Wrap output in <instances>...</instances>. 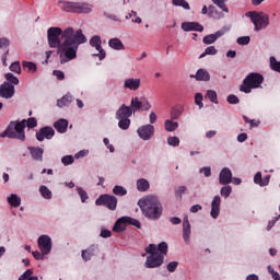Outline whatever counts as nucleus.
Returning <instances> with one entry per match:
<instances>
[{
    "label": "nucleus",
    "mask_w": 280,
    "mask_h": 280,
    "mask_svg": "<svg viewBox=\"0 0 280 280\" xmlns=\"http://www.w3.org/2000/svg\"><path fill=\"white\" fill-rule=\"evenodd\" d=\"M183 106L182 105H176L171 109V119L176 120L179 119L180 115H183Z\"/></svg>",
    "instance_id": "obj_30"
},
{
    "label": "nucleus",
    "mask_w": 280,
    "mask_h": 280,
    "mask_svg": "<svg viewBox=\"0 0 280 280\" xmlns=\"http://www.w3.org/2000/svg\"><path fill=\"white\" fill-rule=\"evenodd\" d=\"M141 86V80L139 79H127L125 80V89L130 91H137Z\"/></svg>",
    "instance_id": "obj_24"
},
{
    "label": "nucleus",
    "mask_w": 280,
    "mask_h": 280,
    "mask_svg": "<svg viewBox=\"0 0 280 280\" xmlns=\"http://www.w3.org/2000/svg\"><path fill=\"white\" fill-rule=\"evenodd\" d=\"M32 275H34V270L27 269L23 275L20 276L19 280H30Z\"/></svg>",
    "instance_id": "obj_50"
},
{
    "label": "nucleus",
    "mask_w": 280,
    "mask_h": 280,
    "mask_svg": "<svg viewBox=\"0 0 280 280\" xmlns=\"http://www.w3.org/2000/svg\"><path fill=\"white\" fill-rule=\"evenodd\" d=\"M250 43V37L249 36H243L237 38V44L238 45H248Z\"/></svg>",
    "instance_id": "obj_55"
},
{
    "label": "nucleus",
    "mask_w": 280,
    "mask_h": 280,
    "mask_svg": "<svg viewBox=\"0 0 280 280\" xmlns=\"http://www.w3.org/2000/svg\"><path fill=\"white\" fill-rule=\"evenodd\" d=\"M8 202L9 205H11V207H21V197H19V195L16 194H12L9 198H8Z\"/></svg>",
    "instance_id": "obj_32"
},
{
    "label": "nucleus",
    "mask_w": 280,
    "mask_h": 280,
    "mask_svg": "<svg viewBox=\"0 0 280 280\" xmlns=\"http://www.w3.org/2000/svg\"><path fill=\"white\" fill-rule=\"evenodd\" d=\"M56 131L52 127L46 126L39 129L36 133L37 141H45V139H54Z\"/></svg>",
    "instance_id": "obj_13"
},
{
    "label": "nucleus",
    "mask_w": 280,
    "mask_h": 280,
    "mask_svg": "<svg viewBox=\"0 0 280 280\" xmlns=\"http://www.w3.org/2000/svg\"><path fill=\"white\" fill-rule=\"evenodd\" d=\"M185 191H187V187L179 186L177 189H175L176 198H179V200H183V194H185Z\"/></svg>",
    "instance_id": "obj_48"
},
{
    "label": "nucleus",
    "mask_w": 280,
    "mask_h": 280,
    "mask_svg": "<svg viewBox=\"0 0 280 280\" xmlns=\"http://www.w3.org/2000/svg\"><path fill=\"white\" fill-rule=\"evenodd\" d=\"M229 104H240V97L234 94H230L226 98Z\"/></svg>",
    "instance_id": "obj_53"
},
{
    "label": "nucleus",
    "mask_w": 280,
    "mask_h": 280,
    "mask_svg": "<svg viewBox=\"0 0 280 280\" xmlns=\"http://www.w3.org/2000/svg\"><path fill=\"white\" fill-rule=\"evenodd\" d=\"M75 160L72 158V155H65L62 159H61V163H63L65 165H72V163L74 162Z\"/></svg>",
    "instance_id": "obj_52"
},
{
    "label": "nucleus",
    "mask_w": 280,
    "mask_h": 280,
    "mask_svg": "<svg viewBox=\"0 0 280 280\" xmlns=\"http://www.w3.org/2000/svg\"><path fill=\"white\" fill-rule=\"evenodd\" d=\"M220 205H222V199L217 195L211 202L210 215L213 220L218 219V215H220Z\"/></svg>",
    "instance_id": "obj_16"
},
{
    "label": "nucleus",
    "mask_w": 280,
    "mask_h": 280,
    "mask_svg": "<svg viewBox=\"0 0 280 280\" xmlns=\"http://www.w3.org/2000/svg\"><path fill=\"white\" fill-rule=\"evenodd\" d=\"M165 261V257L159 253L149 255L147 261L144 262L145 268H161Z\"/></svg>",
    "instance_id": "obj_9"
},
{
    "label": "nucleus",
    "mask_w": 280,
    "mask_h": 280,
    "mask_svg": "<svg viewBox=\"0 0 280 280\" xmlns=\"http://www.w3.org/2000/svg\"><path fill=\"white\" fill-rule=\"evenodd\" d=\"M22 67L23 69H27L28 73H36V69H37L36 63L32 61H23Z\"/></svg>",
    "instance_id": "obj_34"
},
{
    "label": "nucleus",
    "mask_w": 280,
    "mask_h": 280,
    "mask_svg": "<svg viewBox=\"0 0 280 280\" xmlns=\"http://www.w3.org/2000/svg\"><path fill=\"white\" fill-rule=\"evenodd\" d=\"M93 12V7L86 2H77V12L78 14H91Z\"/></svg>",
    "instance_id": "obj_23"
},
{
    "label": "nucleus",
    "mask_w": 280,
    "mask_h": 280,
    "mask_svg": "<svg viewBox=\"0 0 280 280\" xmlns=\"http://www.w3.org/2000/svg\"><path fill=\"white\" fill-rule=\"evenodd\" d=\"M128 225L141 229V222H139V220L131 217H121L114 224L113 231L115 233H124V231H126V226Z\"/></svg>",
    "instance_id": "obj_6"
},
{
    "label": "nucleus",
    "mask_w": 280,
    "mask_h": 280,
    "mask_svg": "<svg viewBox=\"0 0 280 280\" xmlns=\"http://www.w3.org/2000/svg\"><path fill=\"white\" fill-rule=\"evenodd\" d=\"M145 252L150 255H154L155 253H159L156 245L150 244L149 247L145 248Z\"/></svg>",
    "instance_id": "obj_57"
},
{
    "label": "nucleus",
    "mask_w": 280,
    "mask_h": 280,
    "mask_svg": "<svg viewBox=\"0 0 280 280\" xmlns=\"http://www.w3.org/2000/svg\"><path fill=\"white\" fill-rule=\"evenodd\" d=\"M0 97L12 100L14 97V85L10 82H4L0 85Z\"/></svg>",
    "instance_id": "obj_12"
},
{
    "label": "nucleus",
    "mask_w": 280,
    "mask_h": 280,
    "mask_svg": "<svg viewBox=\"0 0 280 280\" xmlns=\"http://www.w3.org/2000/svg\"><path fill=\"white\" fill-rule=\"evenodd\" d=\"M95 255V245L90 246L88 249H83L81 257L85 261H91V257Z\"/></svg>",
    "instance_id": "obj_27"
},
{
    "label": "nucleus",
    "mask_w": 280,
    "mask_h": 280,
    "mask_svg": "<svg viewBox=\"0 0 280 280\" xmlns=\"http://www.w3.org/2000/svg\"><path fill=\"white\" fill-rule=\"evenodd\" d=\"M62 4L61 10L63 12H77L78 2L59 1Z\"/></svg>",
    "instance_id": "obj_26"
},
{
    "label": "nucleus",
    "mask_w": 280,
    "mask_h": 280,
    "mask_svg": "<svg viewBox=\"0 0 280 280\" xmlns=\"http://www.w3.org/2000/svg\"><path fill=\"white\" fill-rule=\"evenodd\" d=\"M226 34V28H222L217 31L214 34H210L203 37L205 45H213L218 40V38L224 36Z\"/></svg>",
    "instance_id": "obj_17"
},
{
    "label": "nucleus",
    "mask_w": 280,
    "mask_h": 280,
    "mask_svg": "<svg viewBox=\"0 0 280 280\" xmlns=\"http://www.w3.org/2000/svg\"><path fill=\"white\" fill-rule=\"evenodd\" d=\"M184 32H205V26L198 22H184L182 23Z\"/></svg>",
    "instance_id": "obj_15"
},
{
    "label": "nucleus",
    "mask_w": 280,
    "mask_h": 280,
    "mask_svg": "<svg viewBox=\"0 0 280 280\" xmlns=\"http://www.w3.org/2000/svg\"><path fill=\"white\" fill-rule=\"evenodd\" d=\"M150 189V182L145 178H141V191H148Z\"/></svg>",
    "instance_id": "obj_56"
},
{
    "label": "nucleus",
    "mask_w": 280,
    "mask_h": 280,
    "mask_svg": "<svg viewBox=\"0 0 280 280\" xmlns=\"http://www.w3.org/2000/svg\"><path fill=\"white\" fill-rule=\"evenodd\" d=\"M47 35L49 47L57 49L60 65L75 60L78 48L86 43V36H84L81 28L74 32L73 27H68L65 31L60 27H50Z\"/></svg>",
    "instance_id": "obj_1"
},
{
    "label": "nucleus",
    "mask_w": 280,
    "mask_h": 280,
    "mask_svg": "<svg viewBox=\"0 0 280 280\" xmlns=\"http://www.w3.org/2000/svg\"><path fill=\"white\" fill-rule=\"evenodd\" d=\"M190 78H195L197 82H209V80H211V74H209L207 69H199L196 74H190Z\"/></svg>",
    "instance_id": "obj_19"
},
{
    "label": "nucleus",
    "mask_w": 280,
    "mask_h": 280,
    "mask_svg": "<svg viewBox=\"0 0 280 280\" xmlns=\"http://www.w3.org/2000/svg\"><path fill=\"white\" fill-rule=\"evenodd\" d=\"M34 259H36L37 261L40 260V259H45V255L40 254V252L38 250H35L32 253Z\"/></svg>",
    "instance_id": "obj_60"
},
{
    "label": "nucleus",
    "mask_w": 280,
    "mask_h": 280,
    "mask_svg": "<svg viewBox=\"0 0 280 280\" xmlns=\"http://www.w3.org/2000/svg\"><path fill=\"white\" fill-rule=\"evenodd\" d=\"M38 120L35 117L23 119L21 121H11L3 132H0L2 139H18V141H25V128H36Z\"/></svg>",
    "instance_id": "obj_2"
},
{
    "label": "nucleus",
    "mask_w": 280,
    "mask_h": 280,
    "mask_svg": "<svg viewBox=\"0 0 280 280\" xmlns=\"http://www.w3.org/2000/svg\"><path fill=\"white\" fill-rule=\"evenodd\" d=\"M109 47H112V49H116L117 51H121L125 49L124 43H121V39L119 38H112L108 42Z\"/></svg>",
    "instance_id": "obj_28"
},
{
    "label": "nucleus",
    "mask_w": 280,
    "mask_h": 280,
    "mask_svg": "<svg viewBox=\"0 0 280 280\" xmlns=\"http://www.w3.org/2000/svg\"><path fill=\"white\" fill-rule=\"evenodd\" d=\"M206 97L212 102V104H218V93L213 90H209Z\"/></svg>",
    "instance_id": "obj_39"
},
{
    "label": "nucleus",
    "mask_w": 280,
    "mask_h": 280,
    "mask_svg": "<svg viewBox=\"0 0 280 280\" xmlns=\"http://www.w3.org/2000/svg\"><path fill=\"white\" fill-rule=\"evenodd\" d=\"M39 192L43 196V198H45L46 200H51V190H49L47 186H40Z\"/></svg>",
    "instance_id": "obj_37"
},
{
    "label": "nucleus",
    "mask_w": 280,
    "mask_h": 280,
    "mask_svg": "<svg viewBox=\"0 0 280 280\" xmlns=\"http://www.w3.org/2000/svg\"><path fill=\"white\" fill-rule=\"evenodd\" d=\"M110 235H112V232L109 230H106V229L101 230V237L106 238V237H110Z\"/></svg>",
    "instance_id": "obj_63"
},
{
    "label": "nucleus",
    "mask_w": 280,
    "mask_h": 280,
    "mask_svg": "<svg viewBox=\"0 0 280 280\" xmlns=\"http://www.w3.org/2000/svg\"><path fill=\"white\" fill-rule=\"evenodd\" d=\"M113 194L115 196H126V194H128V190H126L124 186H115L113 188Z\"/></svg>",
    "instance_id": "obj_38"
},
{
    "label": "nucleus",
    "mask_w": 280,
    "mask_h": 280,
    "mask_svg": "<svg viewBox=\"0 0 280 280\" xmlns=\"http://www.w3.org/2000/svg\"><path fill=\"white\" fill-rule=\"evenodd\" d=\"M141 209L149 220H159L163 215V205L159 200V197L154 195H148L142 198Z\"/></svg>",
    "instance_id": "obj_3"
},
{
    "label": "nucleus",
    "mask_w": 280,
    "mask_h": 280,
    "mask_svg": "<svg viewBox=\"0 0 280 280\" xmlns=\"http://www.w3.org/2000/svg\"><path fill=\"white\" fill-rule=\"evenodd\" d=\"M201 174H203L207 178H209V176H211V167H202L200 170Z\"/></svg>",
    "instance_id": "obj_62"
},
{
    "label": "nucleus",
    "mask_w": 280,
    "mask_h": 280,
    "mask_svg": "<svg viewBox=\"0 0 280 280\" xmlns=\"http://www.w3.org/2000/svg\"><path fill=\"white\" fill-rule=\"evenodd\" d=\"M190 235H191V224H189V219L186 217L183 222V240L185 244H189Z\"/></svg>",
    "instance_id": "obj_20"
},
{
    "label": "nucleus",
    "mask_w": 280,
    "mask_h": 280,
    "mask_svg": "<svg viewBox=\"0 0 280 280\" xmlns=\"http://www.w3.org/2000/svg\"><path fill=\"white\" fill-rule=\"evenodd\" d=\"M264 84V75L257 72H250L240 86L242 93H250L253 89H259Z\"/></svg>",
    "instance_id": "obj_4"
},
{
    "label": "nucleus",
    "mask_w": 280,
    "mask_h": 280,
    "mask_svg": "<svg viewBox=\"0 0 280 280\" xmlns=\"http://www.w3.org/2000/svg\"><path fill=\"white\" fill-rule=\"evenodd\" d=\"M198 211H202V206L195 205L190 208V213H198Z\"/></svg>",
    "instance_id": "obj_64"
},
{
    "label": "nucleus",
    "mask_w": 280,
    "mask_h": 280,
    "mask_svg": "<svg viewBox=\"0 0 280 280\" xmlns=\"http://www.w3.org/2000/svg\"><path fill=\"white\" fill-rule=\"evenodd\" d=\"M10 71H12L13 73L21 74V62L15 61V62L11 63Z\"/></svg>",
    "instance_id": "obj_43"
},
{
    "label": "nucleus",
    "mask_w": 280,
    "mask_h": 280,
    "mask_svg": "<svg viewBox=\"0 0 280 280\" xmlns=\"http://www.w3.org/2000/svg\"><path fill=\"white\" fill-rule=\"evenodd\" d=\"M168 145H172L173 148H177V145H180V140L178 137H168L167 138Z\"/></svg>",
    "instance_id": "obj_45"
},
{
    "label": "nucleus",
    "mask_w": 280,
    "mask_h": 280,
    "mask_svg": "<svg viewBox=\"0 0 280 280\" xmlns=\"http://www.w3.org/2000/svg\"><path fill=\"white\" fill-rule=\"evenodd\" d=\"M129 108H131V113H137V110H141V101L139 100V96H136L131 100Z\"/></svg>",
    "instance_id": "obj_33"
},
{
    "label": "nucleus",
    "mask_w": 280,
    "mask_h": 280,
    "mask_svg": "<svg viewBox=\"0 0 280 280\" xmlns=\"http://www.w3.org/2000/svg\"><path fill=\"white\" fill-rule=\"evenodd\" d=\"M52 75H55L57 80H65V72L60 70H54Z\"/></svg>",
    "instance_id": "obj_58"
},
{
    "label": "nucleus",
    "mask_w": 280,
    "mask_h": 280,
    "mask_svg": "<svg viewBox=\"0 0 280 280\" xmlns=\"http://www.w3.org/2000/svg\"><path fill=\"white\" fill-rule=\"evenodd\" d=\"M219 183L220 185H230L233 183V173L231 168L224 167L219 174Z\"/></svg>",
    "instance_id": "obj_14"
},
{
    "label": "nucleus",
    "mask_w": 280,
    "mask_h": 280,
    "mask_svg": "<svg viewBox=\"0 0 280 280\" xmlns=\"http://www.w3.org/2000/svg\"><path fill=\"white\" fill-rule=\"evenodd\" d=\"M167 250H168V246L165 242H162L158 245V253L163 255V257L167 255Z\"/></svg>",
    "instance_id": "obj_40"
},
{
    "label": "nucleus",
    "mask_w": 280,
    "mask_h": 280,
    "mask_svg": "<svg viewBox=\"0 0 280 280\" xmlns=\"http://www.w3.org/2000/svg\"><path fill=\"white\" fill-rule=\"evenodd\" d=\"M254 183L259 187H268L270 185V175L261 177V172H257L254 176Z\"/></svg>",
    "instance_id": "obj_22"
},
{
    "label": "nucleus",
    "mask_w": 280,
    "mask_h": 280,
    "mask_svg": "<svg viewBox=\"0 0 280 280\" xmlns=\"http://www.w3.org/2000/svg\"><path fill=\"white\" fill-rule=\"evenodd\" d=\"M164 128H165L166 132H174L178 128V122H176L172 119H167L164 122Z\"/></svg>",
    "instance_id": "obj_31"
},
{
    "label": "nucleus",
    "mask_w": 280,
    "mask_h": 280,
    "mask_svg": "<svg viewBox=\"0 0 280 280\" xmlns=\"http://www.w3.org/2000/svg\"><path fill=\"white\" fill-rule=\"evenodd\" d=\"M95 205L97 207H106L109 211H115L117 209V197L108 194L101 195L96 199Z\"/></svg>",
    "instance_id": "obj_8"
},
{
    "label": "nucleus",
    "mask_w": 280,
    "mask_h": 280,
    "mask_svg": "<svg viewBox=\"0 0 280 280\" xmlns=\"http://www.w3.org/2000/svg\"><path fill=\"white\" fill-rule=\"evenodd\" d=\"M208 14L211 16V19H220V13L218 12V9H215L214 5H210L208 8Z\"/></svg>",
    "instance_id": "obj_42"
},
{
    "label": "nucleus",
    "mask_w": 280,
    "mask_h": 280,
    "mask_svg": "<svg viewBox=\"0 0 280 280\" xmlns=\"http://www.w3.org/2000/svg\"><path fill=\"white\" fill-rule=\"evenodd\" d=\"M150 124H156V120L159 119V116H156V113L151 112L149 115Z\"/></svg>",
    "instance_id": "obj_61"
},
{
    "label": "nucleus",
    "mask_w": 280,
    "mask_h": 280,
    "mask_svg": "<svg viewBox=\"0 0 280 280\" xmlns=\"http://www.w3.org/2000/svg\"><path fill=\"white\" fill-rule=\"evenodd\" d=\"M173 5L177 8H184V10H190L189 2L185 0H172Z\"/></svg>",
    "instance_id": "obj_35"
},
{
    "label": "nucleus",
    "mask_w": 280,
    "mask_h": 280,
    "mask_svg": "<svg viewBox=\"0 0 280 280\" xmlns=\"http://www.w3.org/2000/svg\"><path fill=\"white\" fill-rule=\"evenodd\" d=\"M215 54H218L215 46H209L205 49V52L199 56V58H205V56H215Z\"/></svg>",
    "instance_id": "obj_36"
},
{
    "label": "nucleus",
    "mask_w": 280,
    "mask_h": 280,
    "mask_svg": "<svg viewBox=\"0 0 280 280\" xmlns=\"http://www.w3.org/2000/svg\"><path fill=\"white\" fill-rule=\"evenodd\" d=\"M77 191L81 198V202H86V200H89V195L84 191L82 187H78Z\"/></svg>",
    "instance_id": "obj_47"
},
{
    "label": "nucleus",
    "mask_w": 280,
    "mask_h": 280,
    "mask_svg": "<svg viewBox=\"0 0 280 280\" xmlns=\"http://www.w3.org/2000/svg\"><path fill=\"white\" fill-rule=\"evenodd\" d=\"M3 47H10V39L0 38V49H3Z\"/></svg>",
    "instance_id": "obj_59"
},
{
    "label": "nucleus",
    "mask_w": 280,
    "mask_h": 280,
    "mask_svg": "<svg viewBox=\"0 0 280 280\" xmlns=\"http://www.w3.org/2000/svg\"><path fill=\"white\" fill-rule=\"evenodd\" d=\"M212 2L218 5L223 12H229V8L226 7V3L224 0H212Z\"/></svg>",
    "instance_id": "obj_44"
},
{
    "label": "nucleus",
    "mask_w": 280,
    "mask_h": 280,
    "mask_svg": "<svg viewBox=\"0 0 280 280\" xmlns=\"http://www.w3.org/2000/svg\"><path fill=\"white\" fill-rule=\"evenodd\" d=\"M37 246L43 255H49L51 253V237L40 235L37 241Z\"/></svg>",
    "instance_id": "obj_11"
},
{
    "label": "nucleus",
    "mask_w": 280,
    "mask_h": 280,
    "mask_svg": "<svg viewBox=\"0 0 280 280\" xmlns=\"http://www.w3.org/2000/svg\"><path fill=\"white\" fill-rule=\"evenodd\" d=\"M73 102V96L71 94H66L62 98L57 101V106L59 108H65V106H69Z\"/></svg>",
    "instance_id": "obj_29"
},
{
    "label": "nucleus",
    "mask_w": 280,
    "mask_h": 280,
    "mask_svg": "<svg viewBox=\"0 0 280 280\" xmlns=\"http://www.w3.org/2000/svg\"><path fill=\"white\" fill-rule=\"evenodd\" d=\"M151 108H152V105L150 104L148 98L142 97V100H141V110H150Z\"/></svg>",
    "instance_id": "obj_49"
},
{
    "label": "nucleus",
    "mask_w": 280,
    "mask_h": 280,
    "mask_svg": "<svg viewBox=\"0 0 280 280\" xmlns=\"http://www.w3.org/2000/svg\"><path fill=\"white\" fill-rule=\"evenodd\" d=\"M4 78L11 84H19V78L14 77L11 72L5 73Z\"/></svg>",
    "instance_id": "obj_46"
},
{
    "label": "nucleus",
    "mask_w": 280,
    "mask_h": 280,
    "mask_svg": "<svg viewBox=\"0 0 280 280\" xmlns=\"http://www.w3.org/2000/svg\"><path fill=\"white\" fill-rule=\"evenodd\" d=\"M195 104H196L197 106H199V108H202V106H205V105L202 104V94L197 93V94L195 95Z\"/></svg>",
    "instance_id": "obj_54"
},
{
    "label": "nucleus",
    "mask_w": 280,
    "mask_h": 280,
    "mask_svg": "<svg viewBox=\"0 0 280 280\" xmlns=\"http://www.w3.org/2000/svg\"><path fill=\"white\" fill-rule=\"evenodd\" d=\"M130 117H132V108L122 104L116 112V119H118L120 130H128L130 128Z\"/></svg>",
    "instance_id": "obj_5"
},
{
    "label": "nucleus",
    "mask_w": 280,
    "mask_h": 280,
    "mask_svg": "<svg viewBox=\"0 0 280 280\" xmlns=\"http://www.w3.org/2000/svg\"><path fill=\"white\" fill-rule=\"evenodd\" d=\"M31 156L34 159V161H43V149L36 148V147H30L28 148Z\"/></svg>",
    "instance_id": "obj_25"
},
{
    "label": "nucleus",
    "mask_w": 280,
    "mask_h": 280,
    "mask_svg": "<svg viewBox=\"0 0 280 280\" xmlns=\"http://www.w3.org/2000/svg\"><path fill=\"white\" fill-rule=\"evenodd\" d=\"M91 47H94L98 54H94L96 58L100 60H104L106 58V50L102 48V37L100 35H95L90 39Z\"/></svg>",
    "instance_id": "obj_10"
},
{
    "label": "nucleus",
    "mask_w": 280,
    "mask_h": 280,
    "mask_svg": "<svg viewBox=\"0 0 280 280\" xmlns=\"http://www.w3.org/2000/svg\"><path fill=\"white\" fill-rule=\"evenodd\" d=\"M176 268H178V261H171L166 266L168 272H176Z\"/></svg>",
    "instance_id": "obj_51"
},
{
    "label": "nucleus",
    "mask_w": 280,
    "mask_h": 280,
    "mask_svg": "<svg viewBox=\"0 0 280 280\" xmlns=\"http://www.w3.org/2000/svg\"><path fill=\"white\" fill-rule=\"evenodd\" d=\"M54 128L60 135H65V132H67V128H69V120L65 118H60L59 120L54 122Z\"/></svg>",
    "instance_id": "obj_21"
},
{
    "label": "nucleus",
    "mask_w": 280,
    "mask_h": 280,
    "mask_svg": "<svg viewBox=\"0 0 280 280\" xmlns=\"http://www.w3.org/2000/svg\"><path fill=\"white\" fill-rule=\"evenodd\" d=\"M250 21L255 25V31L259 32V30H264L270 25V18L268 14L265 13H256V12H250L249 13Z\"/></svg>",
    "instance_id": "obj_7"
},
{
    "label": "nucleus",
    "mask_w": 280,
    "mask_h": 280,
    "mask_svg": "<svg viewBox=\"0 0 280 280\" xmlns=\"http://www.w3.org/2000/svg\"><path fill=\"white\" fill-rule=\"evenodd\" d=\"M231 191H233V188L231 186H223L220 190V195L223 198H229L231 196Z\"/></svg>",
    "instance_id": "obj_41"
},
{
    "label": "nucleus",
    "mask_w": 280,
    "mask_h": 280,
    "mask_svg": "<svg viewBox=\"0 0 280 280\" xmlns=\"http://www.w3.org/2000/svg\"><path fill=\"white\" fill-rule=\"evenodd\" d=\"M154 137V126L144 125L141 127V139L142 141H150Z\"/></svg>",
    "instance_id": "obj_18"
}]
</instances>
